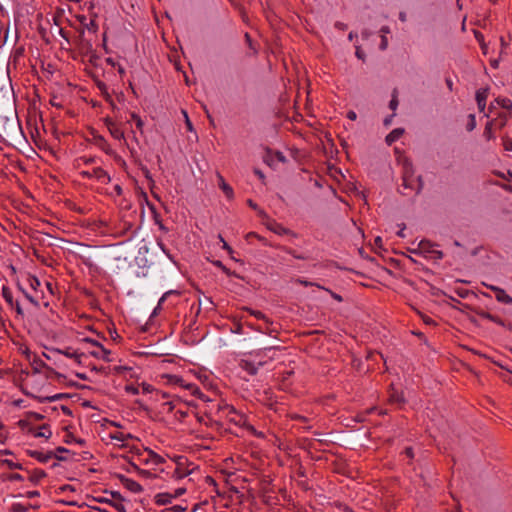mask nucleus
I'll return each instance as SVG.
<instances>
[{"label": "nucleus", "mask_w": 512, "mask_h": 512, "mask_svg": "<svg viewBox=\"0 0 512 512\" xmlns=\"http://www.w3.org/2000/svg\"><path fill=\"white\" fill-rule=\"evenodd\" d=\"M131 452L133 453L132 461L130 462L131 467L134 471H136L139 475L148 478L151 476L150 471L141 469L140 465H152L159 466L165 463L164 457L155 453L151 449L141 448L138 446H132Z\"/></svg>", "instance_id": "obj_1"}, {"label": "nucleus", "mask_w": 512, "mask_h": 512, "mask_svg": "<svg viewBox=\"0 0 512 512\" xmlns=\"http://www.w3.org/2000/svg\"><path fill=\"white\" fill-rule=\"evenodd\" d=\"M196 469L197 466L194 463L189 462L186 457L180 456L176 460L171 477L175 480H182L191 475Z\"/></svg>", "instance_id": "obj_2"}, {"label": "nucleus", "mask_w": 512, "mask_h": 512, "mask_svg": "<svg viewBox=\"0 0 512 512\" xmlns=\"http://www.w3.org/2000/svg\"><path fill=\"white\" fill-rule=\"evenodd\" d=\"M436 244L429 240H421L417 248L413 251L415 254L421 255L426 259L438 261L443 258V252L435 248Z\"/></svg>", "instance_id": "obj_3"}, {"label": "nucleus", "mask_w": 512, "mask_h": 512, "mask_svg": "<svg viewBox=\"0 0 512 512\" xmlns=\"http://www.w3.org/2000/svg\"><path fill=\"white\" fill-rule=\"evenodd\" d=\"M218 412L221 413L222 416L226 417L228 421L234 423L235 425H242L244 422L243 414L239 413L234 406L229 405L227 403L218 405Z\"/></svg>", "instance_id": "obj_4"}, {"label": "nucleus", "mask_w": 512, "mask_h": 512, "mask_svg": "<svg viewBox=\"0 0 512 512\" xmlns=\"http://www.w3.org/2000/svg\"><path fill=\"white\" fill-rule=\"evenodd\" d=\"M279 349L280 348L278 346H269V347H264L261 349L251 351L248 353V355L250 357H253L255 360L266 361V364H267L268 362L275 359L276 352Z\"/></svg>", "instance_id": "obj_5"}, {"label": "nucleus", "mask_w": 512, "mask_h": 512, "mask_svg": "<svg viewBox=\"0 0 512 512\" xmlns=\"http://www.w3.org/2000/svg\"><path fill=\"white\" fill-rule=\"evenodd\" d=\"M81 176L86 179H95L101 184H107L111 181L110 175L101 167H94L91 170L82 171Z\"/></svg>", "instance_id": "obj_6"}, {"label": "nucleus", "mask_w": 512, "mask_h": 512, "mask_svg": "<svg viewBox=\"0 0 512 512\" xmlns=\"http://www.w3.org/2000/svg\"><path fill=\"white\" fill-rule=\"evenodd\" d=\"M239 365L244 371H246L250 375H256L259 368L266 365V361L255 360L253 357H250L248 355V358L242 359Z\"/></svg>", "instance_id": "obj_7"}, {"label": "nucleus", "mask_w": 512, "mask_h": 512, "mask_svg": "<svg viewBox=\"0 0 512 512\" xmlns=\"http://www.w3.org/2000/svg\"><path fill=\"white\" fill-rule=\"evenodd\" d=\"M104 124L110 135L118 141H126L123 129L110 117L104 118Z\"/></svg>", "instance_id": "obj_8"}, {"label": "nucleus", "mask_w": 512, "mask_h": 512, "mask_svg": "<svg viewBox=\"0 0 512 512\" xmlns=\"http://www.w3.org/2000/svg\"><path fill=\"white\" fill-rule=\"evenodd\" d=\"M265 219L266 221L264 222V224L267 227V229L270 230L271 232L280 236L294 235L290 229L284 227L282 224L276 222L275 220L270 219L268 216Z\"/></svg>", "instance_id": "obj_9"}, {"label": "nucleus", "mask_w": 512, "mask_h": 512, "mask_svg": "<svg viewBox=\"0 0 512 512\" xmlns=\"http://www.w3.org/2000/svg\"><path fill=\"white\" fill-rule=\"evenodd\" d=\"M1 295L6 303L11 307L15 308L18 315H23V310L18 301H14L13 293L8 286H2Z\"/></svg>", "instance_id": "obj_10"}, {"label": "nucleus", "mask_w": 512, "mask_h": 512, "mask_svg": "<svg viewBox=\"0 0 512 512\" xmlns=\"http://www.w3.org/2000/svg\"><path fill=\"white\" fill-rule=\"evenodd\" d=\"M18 289L23 293L25 298L35 307L39 306V302L42 299V292L36 291V293L29 292L26 290L20 282L17 283Z\"/></svg>", "instance_id": "obj_11"}, {"label": "nucleus", "mask_w": 512, "mask_h": 512, "mask_svg": "<svg viewBox=\"0 0 512 512\" xmlns=\"http://www.w3.org/2000/svg\"><path fill=\"white\" fill-rule=\"evenodd\" d=\"M28 432L34 436L35 438H46L49 439L52 436V431L48 424H43L42 426L36 428L31 426L28 429Z\"/></svg>", "instance_id": "obj_12"}, {"label": "nucleus", "mask_w": 512, "mask_h": 512, "mask_svg": "<svg viewBox=\"0 0 512 512\" xmlns=\"http://www.w3.org/2000/svg\"><path fill=\"white\" fill-rule=\"evenodd\" d=\"M185 491H186L185 488H178L176 490L175 494H171V493H168V492L159 493L155 497L156 503L157 504H161V505H165V504L171 503L173 498L182 495Z\"/></svg>", "instance_id": "obj_13"}, {"label": "nucleus", "mask_w": 512, "mask_h": 512, "mask_svg": "<svg viewBox=\"0 0 512 512\" xmlns=\"http://www.w3.org/2000/svg\"><path fill=\"white\" fill-rule=\"evenodd\" d=\"M109 438L111 440H115L117 442H119L120 446L122 447H126L128 446V442L129 440H133L134 439V436L130 433H123V432H120V431H115V432H110L109 433Z\"/></svg>", "instance_id": "obj_14"}, {"label": "nucleus", "mask_w": 512, "mask_h": 512, "mask_svg": "<svg viewBox=\"0 0 512 512\" xmlns=\"http://www.w3.org/2000/svg\"><path fill=\"white\" fill-rule=\"evenodd\" d=\"M476 102L477 106L480 112H484L486 108V101L488 98V89L487 88H481L476 91Z\"/></svg>", "instance_id": "obj_15"}, {"label": "nucleus", "mask_w": 512, "mask_h": 512, "mask_svg": "<svg viewBox=\"0 0 512 512\" xmlns=\"http://www.w3.org/2000/svg\"><path fill=\"white\" fill-rule=\"evenodd\" d=\"M82 341L91 345L92 349H89L88 353L91 356L99 359L100 353H101L100 347H101L102 344L99 343L97 340H94V339L88 338V337L83 338Z\"/></svg>", "instance_id": "obj_16"}, {"label": "nucleus", "mask_w": 512, "mask_h": 512, "mask_svg": "<svg viewBox=\"0 0 512 512\" xmlns=\"http://www.w3.org/2000/svg\"><path fill=\"white\" fill-rule=\"evenodd\" d=\"M96 86H97L98 90L100 91V93H101L102 97L104 98V100L106 102H108L114 108L115 104H114V101H113V97H112V95L109 92L108 86L104 82H102V81H98L96 83Z\"/></svg>", "instance_id": "obj_17"}, {"label": "nucleus", "mask_w": 512, "mask_h": 512, "mask_svg": "<svg viewBox=\"0 0 512 512\" xmlns=\"http://www.w3.org/2000/svg\"><path fill=\"white\" fill-rule=\"evenodd\" d=\"M497 106L505 110L504 113H508L509 117H512V100L505 97H497L495 99Z\"/></svg>", "instance_id": "obj_18"}, {"label": "nucleus", "mask_w": 512, "mask_h": 512, "mask_svg": "<svg viewBox=\"0 0 512 512\" xmlns=\"http://www.w3.org/2000/svg\"><path fill=\"white\" fill-rule=\"evenodd\" d=\"M31 456L41 463H48L53 458V452L33 451L31 452Z\"/></svg>", "instance_id": "obj_19"}, {"label": "nucleus", "mask_w": 512, "mask_h": 512, "mask_svg": "<svg viewBox=\"0 0 512 512\" xmlns=\"http://www.w3.org/2000/svg\"><path fill=\"white\" fill-rule=\"evenodd\" d=\"M96 145L108 155H112L114 153L111 145L103 136L96 137Z\"/></svg>", "instance_id": "obj_20"}, {"label": "nucleus", "mask_w": 512, "mask_h": 512, "mask_svg": "<svg viewBox=\"0 0 512 512\" xmlns=\"http://www.w3.org/2000/svg\"><path fill=\"white\" fill-rule=\"evenodd\" d=\"M495 298L498 302L511 305L512 304V297L508 295L504 289H496Z\"/></svg>", "instance_id": "obj_21"}, {"label": "nucleus", "mask_w": 512, "mask_h": 512, "mask_svg": "<svg viewBox=\"0 0 512 512\" xmlns=\"http://www.w3.org/2000/svg\"><path fill=\"white\" fill-rule=\"evenodd\" d=\"M389 402L391 404L402 405L404 404L405 400L401 392H398L392 388L389 392Z\"/></svg>", "instance_id": "obj_22"}, {"label": "nucleus", "mask_w": 512, "mask_h": 512, "mask_svg": "<svg viewBox=\"0 0 512 512\" xmlns=\"http://www.w3.org/2000/svg\"><path fill=\"white\" fill-rule=\"evenodd\" d=\"M403 133H404V129H402V128H396V129L392 130L386 136V139H385L386 143L388 145L393 144L394 142H396L402 136Z\"/></svg>", "instance_id": "obj_23"}, {"label": "nucleus", "mask_w": 512, "mask_h": 512, "mask_svg": "<svg viewBox=\"0 0 512 512\" xmlns=\"http://www.w3.org/2000/svg\"><path fill=\"white\" fill-rule=\"evenodd\" d=\"M510 118L511 117L508 116V113L501 112L498 114V117L492 121H494V126L496 128L503 129L506 126L508 119Z\"/></svg>", "instance_id": "obj_24"}, {"label": "nucleus", "mask_w": 512, "mask_h": 512, "mask_svg": "<svg viewBox=\"0 0 512 512\" xmlns=\"http://www.w3.org/2000/svg\"><path fill=\"white\" fill-rule=\"evenodd\" d=\"M26 283L34 293H36V291H39L38 289L41 286L40 280L36 276H33L31 274L26 275Z\"/></svg>", "instance_id": "obj_25"}, {"label": "nucleus", "mask_w": 512, "mask_h": 512, "mask_svg": "<svg viewBox=\"0 0 512 512\" xmlns=\"http://www.w3.org/2000/svg\"><path fill=\"white\" fill-rule=\"evenodd\" d=\"M59 352L68 358L77 360L78 362H80V358L84 355V353H79L78 350L71 347H67L64 350H60Z\"/></svg>", "instance_id": "obj_26"}, {"label": "nucleus", "mask_w": 512, "mask_h": 512, "mask_svg": "<svg viewBox=\"0 0 512 512\" xmlns=\"http://www.w3.org/2000/svg\"><path fill=\"white\" fill-rule=\"evenodd\" d=\"M172 294H178V292H177V291H175V290H169V291L165 292V293L161 296V298L159 299L158 304H157V306L154 308V310H153V312H152L151 316H156V315L158 314V312L160 311V309H161V307H162L163 303L165 302V300L167 299V297H168L169 295H172Z\"/></svg>", "instance_id": "obj_27"}, {"label": "nucleus", "mask_w": 512, "mask_h": 512, "mask_svg": "<svg viewBox=\"0 0 512 512\" xmlns=\"http://www.w3.org/2000/svg\"><path fill=\"white\" fill-rule=\"evenodd\" d=\"M124 483L125 486L134 493H139L143 490L142 486L132 479L125 478Z\"/></svg>", "instance_id": "obj_28"}, {"label": "nucleus", "mask_w": 512, "mask_h": 512, "mask_svg": "<svg viewBox=\"0 0 512 512\" xmlns=\"http://www.w3.org/2000/svg\"><path fill=\"white\" fill-rule=\"evenodd\" d=\"M130 117H131V120H133L135 122L136 129L139 130V132L141 134H143L144 122L141 119V117L138 114H136L135 112H131Z\"/></svg>", "instance_id": "obj_29"}, {"label": "nucleus", "mask_w": 512, "mask_h": 512, "mask_svg": "<svg viewBox=\"0 0 512 512\" xmlns=\"http://www.w3.org/2000/svg\"><path fill=\"white\" fill-rule=\"evenodd\" d=\"M494 126V121H488L486 123V126L484 128V132H483V136L487 139V140H492L495 138V135L492 131V127Z\"/></svg>", "instance_id": "obj_30"}, {"label": "nucleus", "mask_w": 512, "mask_h": 512, "mask_svg": "<svg viewBox=\"0 0 512 512\" xmlns=\"http://www.w3.org/2000/svg\"><path fill=\"white\" fill-rule=\"evenodd\" d=\"M247 204L257 212V214L261 217V218H266L267 217V214L251 199H248L247 200Z\"/></svg>", "instance_id": "obj_31"}, {"label": "nucleus", "mask_w": 512, "mask_h": 512, "mask_svg": "<svg viewBox=\"0 0 512 512\" xmlns=\"http://www.w3.org/2000/svg\"><path fill=\"white\" fill-rule=\"evenodd\" d=\"M64 453H69V450L64 447H58L55 452H53V458L64 461L67 458L63 455Z\"/></svg>", "instance_id": "obj_32"}, {"label": "nucleus", "mask_w": 512, "mask_h": 512, "mask_svg": "<svg viewBox=\"0 0 512 512\" xmlns=\"http://www.w3.org/2000/svg\"><path fill=\"white\" fill-rule=\"evenodd\" d=\"M412 176L411 175H408V172L405 171L404 175H403V183H402V186L405 188V189H413V185H412Z\"/></svg>", "instance_id": "obj_33"}, {"label": "nucleus", "mask_w": 512, "mask_h": 512, "mask_svg": "<svg viewBox=\"0 0 512 512\" xmlns=\"http://www.w3.org/2000/svg\"><path fill=\"white\" fill-rule=\"evenodd\" d=\"M100 351H101V353H100L99 359H102V360H104L106 362L112 361V359H111V351L110 350H107L103 345H101Z\"/></svg>", "instance_id": "obj_34"}, {"label": "nucleus", "mask_w": 512, "mask_h": 512, "mask_svg": "<svg viewBox=\"0 0 512 512\" xmlns=\"http://www.w3.org/2000/svg\"><path fill=\"white\" fill-rule=\"evenodd\" d=\"M221 190L228 200H232L234 198V190L228 183L226 185H223V188H221Z\"/></svg>", "instance_id": "obj_35"}, {"label": "nucleus", "mask_w": 512, "mask_h": 512, "mask_svg": "<svg viewBox=\"0 0 512 512\" xmlns=\"http://www.w3.org/2000/svg\"><path fill=\"white\" fill-rule=\"evenodd\" d=\"M398 104H399V102H398V98H397V91L394 90L393 93H392V98H391V100L389 102V108L391 110L395 111L397 109V107H398Z\"/></svg>", "instance_id": "obj_36"}, {"label": "nucleus", "mask_w": 512, "mask_h": 512, "mask_svg": "<svg viewBox=\"0 0 512 512\" xmlns=\"http://www.w3.org/2000/svg\"><path fill=\"white\" fill-rule=\"evenodd\" d=\"M476 127V118H475V115L474 114H470L468 116V123H467V126H466V129L468 131H472L474 130Z\"/></svg>", "instance_id": "obj_37"}, {"label": "nucleus", "mask_w": 512, "mask_h": 512, "mask_svg": "<svg viewBox=\"0 0 512 512\" xmlns=\"http://www.w3.org/2000/svg\"><path fill=\"white\" fill-rule=\"evenodd\" d=\"M79 160L82 161L85 165H92L97 163V158L92 156H82L79 158Z\"/></svg>", "instance_id": "obj_38"}, {"label": "nucleus", "mask_w": 512, "mask_h": 512, "mask_svg": "<svg viewBox=\"0 0 512 512\" xmlns=\"http://www.w3.org/2000/svg\"><path fill=\"white\" fill-rule=\"evenodd\" d=\"M126 393L130 395H138L139 394V388L133 384H128L125 386Z\"/></svg>", "instance_id": "obj_39"}, {"label": "nucleus", "mask_w": 512, "mask_h": 512, "mask_svg": "<svg viewBox=\"0 0 512 512\" xmlns=\"http://www.w3.org/2000/svg\"><path fill=\"white\" fill-rule=\"evenodd\" d=\"M96 15H94V17L90 20V22L88 24H86V27L89 31H92V32H97L98 30V24L96 22Z\"/></svg>", "instance_id": "obj_40"}, {"label": "nucleus", "mask_w": 512, "mask_h": 512, "mask_svg": "<svg viewBox=\"0 0 512 512\" xmlns=\"http://www.w3.org/2000/svg\"><path fill=\"white\" fill-rule=\"evenodd\" d=\"M503 147L506 151H512V138H509L508 136H503Z\"/></svg>", "instance_id": "obj_41"}, {"label": "nucleus", "mask_w": 512, "mask_h": 512, "mask_svg": "<svg viewBox=\"0 0 512 512\" xmlns=\"http://www.w3.org/2000/svg\"><path fill=\"white\" fill-rule=\"evenodd\" d=\"M247 237H248V238H250V237H255V238H257L259 241H261L264 245H266V246H271V244H270V243H268V242H267V240H266L264 237H262V236L258 235V234H257V233H255V232H250V233L247 235Z\"/></svg>", "instance_id": "obj_42"}, {"label": "nucleus", "mask_w": 512, "mask_h": 512, "mask_svg": "<svg viewBox=\"0 0 512 512\" xmlns=\"http://www.w3.org/2000/svg\"><path fill=\"white\" fill-rule=\"evenodd\" d=\"M46 476V473L43 470H36L33 474V480L39 481L40 479L44 478Z\"/></svg>", "instance_id": "obj_43"}, {"label": "nucleus", "mask_w": 512, "mask_h": 512, "mask_svg": "<svg viewBox=\"0 0 512 512\" xmlns=\"http://www.w3.org/2000/svg\"><path fill=\"white\" fill-rule=\"evenodd\" d=\"M283 250H284L286 253H288V254L292 255V256H293L294 258H296V259H304V257H303V256H301V255H299V254H296V253H295V251H294V250H292V249H290V248H286V247H285V248H283Z\"/></svg>", "instance_id": "obj_44"}, {"label": "nucleus", "mask_w": 512, "mask_h": 512, "mask_svg": "<svg viewBox=\"0 0 512 512\" xmlns=\"http://www.w3.org/2000/svg\"><path fill=\"white\" fill-rule=\"evenodd\" d=\"M43 418H44V416L42 414H39L36 412L30 413V420H32V421H40Z\"/></svg>", "instance_id": "obj_45"}, {"label": "nucleus", "mask_w": 512, "mask_h": 512, "mask_svg": "<svg viewBox=\"0 0 512 512\" xmlns=\"http://www.w3.org/2000/svg\"><path fill=\"white\" fill-rule=\"evenodd\" d=\"M388 46V39L385 35H381V43H380V46L379 48L381 50H385Z\"/></svg>", "instance_id": "obj_46"}, {"label": "nucleus", "mask_w": 512, "mask_h": 512, "mask_svg": "<svg viewBox=\"0 0 512 512\" xmlns=\"http://www.w3.org/2000/svg\"><path fill=\"white\" fill-rule=\"evenodd\" d=\"M217 179H218V186L220 189L223 188V185L227 184V182L225 181V179L223 178V176L220 173H217Z\"/></svg>", "instance_id": "obj_47"}, {"label": "nucleus", "mask_w": 512, "mask_h": 512, "mask_svg": "<svg viewBox=\"0 0 512 512\" xmlns=\"http://www.w3.org/2000/svg\"><path fill=\"white\" fill-rule=\"evenodd\" d=\"M26 508L23 507L21 504H14L13 505V512H25Z\"/></svg>", "instance_id": "obj_48"}, {"label": "nucleus", "mask_w": 512, "mask_h": 512, "mask_svg": "<svg viewBox=\"0 0 512 512\" xmlns=\"http://www.w3.org/2000/svg\"><path fill=\"white\" fill-rule=\"evenodd\" d=\"M347 118L350 119L351 121H355L357 119V114L355 111L353 110H350L347 112Z\"/></svg>", "instance_id": "obj_49"}, {"label": "nucleus", "mask_w": 512, "mask_h": 512, "mask_svg": "<svg viewBox=\"0 0 512 512\" xmlns=\"http://www.w3.org/2000/svg\"><path fill=\"white\" fill-rule=\"evenodd\" d=\"M26 496H27L28 498H35V497L40 496V493H39V491H36V490L28 491V492L26 493Z\"/></svg>", "instance_id": "obj_50"}, {"label": "nucleus", "mask_w": 512, "mask_h": 512, "mask_svg": "<svg viewBox=\"0 0 512 512\" xmlns=\"http://www.w3.org/2000/svg\"><path fill=\"white\" fill-rule=\"evenodd\" d=\"M355 55L358 59H361V60H364V58H365L364 52L358 47L356 49Z\"/></svg>", "instance_id": "obj_51"}, {"label": "nucleus", "mask_w": 512, "mask_h": 512, "mask_svg": "<svg viewBox=\"0 0 512 512\" xmlns=\"http://www.w3.org/2000/svg\"><path fill=\"white\" fill-rule=\"evenodd\" d=\"M482 285L485 286L486 288L490 289L494 293H496V289H500V287H498V286L490 285V284H487L485 282H482Z\"/></svg>", "instance_id": "obj_52"}, {"label": "nucleus", "mask_w": 512, "mask_h": 512, "mask_svg": "<svg viewBox=\"0 0 512 512\" xmlns=\"http://www.w3.org/2000/svg\"><path fill=\"white\" fill-rule=\"evenodd\" d=\"M496 103H495V100L493 102L490 103V106L488 108L489 110V113H485V116L486 117H489V114L492 113L494 111V109L496 108Z\"/></svg>", "instance_id": "obj_53"}, {"label": "nucleus", "mask_w": 512, "mask_h": 512, "mask_svg": "<svg viewBox=\"0 0 512 512\" xmlns=\"http://www.w3.org/2000/svg\"><path fill=\"white\" fill-rule=\"evenodd\" d=\"M254 173H255V175H257V176H258V178H259L260 180H262V181H263V180L265 179V175H264V173H263L261 170H259V169H254Z\"/></svg>", "instance_id": "obj_54"}, {"label": "nucleus", "mask_w": 512, "mask_h": 512, "mask_svg": "<svg viewBox=\"0 0 512 512\" xmlns=\"http://www.w3.org/2000/svg\"><path fill=\"white\" fill-rule=\"evenodd\" d=\"M395 116V113H393L392 115L390 116H387L385 119H384V125L385 126H389L392 122V119L393 117Z\"/></svg>", "instance_id": "obj_55"}, {"label": "nucleus", "mask_w": 512, "mask_h": 512, "mask_svg": "<svg viewBox=\"0 0 512 512\" xmlns=\"http://www.w3.org/2000/svg\"><path fill=\"white\" fill-rule=\"evenodd\" d=\"M405 454L409 457V458H413L414 457V453H413V449L411 447H407L405 449Z\"/></svg>", "instance_id": "obj_56"}, {"label": "nucleus", "mask_w": 512, "mask_h": 512, "mask_svg": "<svg viewBox=\"0 0 512 512\" xmlns=\"http://www.w3.org/2000/svg\"><path fill=\"white\" fill-rule=\"evenodd\" d=\"M82 262H83V264H84L85 266H87V267H89V268H91V267H92V265H93V263H92V261H91V259H90V258H83Z\"/></svg>", "instance_id": "obj_57"}, {"label": "nucleus", "mask_w": 512, "mask_h": 512, "mask_svg": "<svg viewBox=\"0 0 512 512\" xmlns=\"http://www.w3.org/2000/svg\"><path fill=\"white\" fill-rule=\"evenodd\" d=\"M183 114H184V116H185V118H186V125H187V128H188L189 130H192V123H191V121L189 120L187 113H186L185 111H183Z\"/></svg>", "instance_id": "obj_58"}, {"label": "nucleus", "mask_w": 512, "mask_h": 512, "mask_svg": "<svg viewBox=\"0 0 512 512\" xmlns=\"http://www.w3.org/2000/svg\"><path fill=\"white\" fill-rule=\"evenodd\" d=\"M423 321L425 324H428V325L434 324V320L428 316L423 317Z\"/></svg>", "instance_id": "obj_59"}, {"label": "nucleus", "mask_w": 512, "mask_h": 512, "mask_svg": "<svg viewBox=\"0 0 512 512\" xmlns=\"http://www.w3.org/2000/svg\"><path fill=\"white\" fill-rule=\"evenodd\" d=\"M380 32L382 33V35H385L386 34H389L390 33V28L388 26H383L381 29H380Z\"/></svg>", "instance_id": "obj_60"}, {"label": "nucleus", "mask_w": 512, "mask_h": 512, "mask_svg": "<svg viewBox=\"0 0 512 512\" xmlns=\"http://www.w3.org/2000/svg\"><path fill=\"white\" fill-rule=\"evenodd\" d=\"M252 314H253L256 318H258V319H262V318H264L263 313H262V312H260V311H253V313H252Z\"/></svg>", "instance_id": "obj_61"}, {"label": "nucleus", "mask_w": 512, "mask_h": 512, "mask_svg": "<svg viewBox=\"0 0 512 512\" xmlns=\"http://www.w3.org/2000/svg\"><path fill=\"white\" fill-rule=\"evenodd\" d=\"M276 157L279 161L281 162H284L285 161V156L281 153V152H277L276 153Z\"/></svg>", "instance_id": "obj_62"}, {"label": "nucleus", "mask_w": 512, "mask_h": 512, "mask_svg": "<svg viewBox=\"0 0 512 512\" xmlns=\"http://www.w3.org/2000/svg\"><path fill=\"white\" fill-rule=\"evenodd\" d=\"M175 512H178V511H185V507H182L181 505H176L172 508Z\"/></svg>", "instance_id": "obj_63"}, {"label": "nucleus", "mask_w": 512, "mask_h": 512, "mask_svg": "<svg viewBox=\"0 0 512 512\" xmlns=\"http://www.w3.org/2000/svg\"><path fill=\"white\" fill-rule=\"evenodd\" d=\"M222 247H223V249L227 250L228 252H232V248L227 244L226 241H223Z\"/></svg>", "instance_id": "obj_64"}]
</instances>
